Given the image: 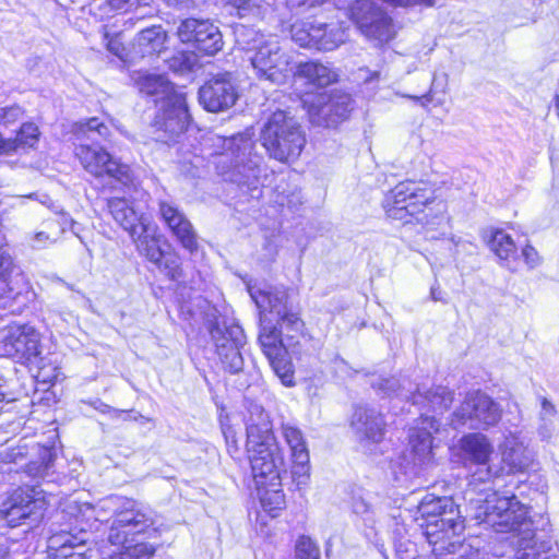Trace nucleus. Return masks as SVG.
<instances>
[{"label": "nucleus", "mask_w": 559, "mask_h": 559, "mask_svg": "<svg viewBox=\"0 0 559 559\" xmlns=\"http://www.w3.org/2000/svg\"><path fill=\"white\" fill-rule=\"evenodd\" d=\"M465 466L471 469L466 499L476 520L497 533H510L516 540V559H539L535 551V531L528 510L515 495L500 496L493 488L504 475L503 466L490 463L493 444L481 432H469L459 440Z\"/></svg>", "instance_id": "nucleus-1"}, {"label": "nucleus", "mask_w": 559, "mask_h": 559, "mask_svg": "<svg viewBox=\"0 0 559 559\" xmlns=\"http://www.w3.org/2000/svg\"><path fill=\"white\" fill-rule=\"evenodd\" d=\"M69 506L70 514L78 521L94 519L105 522L111 518L107 542L116 549L102 550L103 559H150L154 554L152 545L134 542L135 536L147 533L154 527L155 513L142 503L121 496H108L97 502Z\"/></svg>", "instance_id": "nucleus-2"}, {"label": "nucleus", "mask_w": 559, "mask_h": 559, "mask_svg": "<svg viewBox=\"0 0 559 559\" xmlns=\"http://www.w3.org/2000/svg\"><path fill=\"white\" fill-rule=\"evenodd\" d=\"M73 132L79 141L74 155L86 173L111 190L133 186L130 166L115 158L99 144L109 138V128L105 123L94 117L75 123Z\"/></svg>", "instance_id": "nucleus-3"}, {"label": "nucleus", "mask_w": 559, "mask_h": 559, "mask_svg": "<svg viewBox=\"0 0 559 559\" xmlns=\"http://www.w3.org/2000/svg\"><path fill=\"white\" fill-rule=\"evenodd\" d=\"M247 451L254 483L260 490L280 487L286 473L283 452L273 435L269 415L260 405H251L246 418Z\"/></svg>", "instance_id": "nucleus-4"}, {"label": "nucleus", "mask_w": 559, "mask_h": 559, "mask_svg": "<svg viewBox=\"0 0 559 559\" xmlns=\"http://www.w3.org/2000/svg\"><path fill=\"white\" fill-rule=\"evenodd\" d=\"M414 520L433 554L455 555L457 547L465 548L461 539L464 519L452 498L426 495L417 506Z\"/></svg>", "instance_id": "nucleus-5"}, {"label": "nucleus", "mask_w": 559, "mask_h": 559, "mask_svg": "<svg viewBox=\"0 0 559 559\" xmlns=\"http://www.w3.org/2000/svg\"><path fill=\"white\" fill-rule=\"evenodd\" d=\"M210 141L214 146L222 148L215 153L218 174L227 181L247 187L251 198L258 199L261 194L259 180L262 157L253 152L252 133L246 131L230 138L215 134Z\"/></svg>", "instance_id": "nucleus-6"}, {"label": "nucleus", "mask_w": 559, "mask_h": 559, "mask_svg": "<svg viewBox=\"0 0 559 559\" xmlns=\"http://www.w3.org/2000/svg\"><path fill=\"white\" fill-rule=\"evenodd\" d=\"M383 207L388 217L404 223L416 222L433 229L445 217V204L437 201L435 192L423 181H402L385 197Z\"/></svg>", "instance_id": "nucleus-7"}, {"label": "nucleus", "mask_w": 559, "mask_h": 559, "mask_svg": "<svg viewBox=\"0 0 559 559\" xmlns=\"http://www.w3.org/2000/svg\"><path fill=\"white\" fill-rule=\"evenodd\" d=\"M135 83L141 93L155 96L160 102V109L154 119V128L158 133L156 140L168 143L182 134L190 122L186 95L162 74H139Z\"/></svg>", "instance_id": "nucleus-8"}, {"label": "nucleus", "mask_w": 559, "mask_h": 559, "mask_svg": "<svg viewBox=\"0 0 559 559\" xmlns=\"http://www.w3.org/2000/svg\"><path fill=\"white\" fill-rule=\"evenodd\" d=\"M236 41L246 51L259 79L281 84L292 72L290 58L283 51L277 36L240 26L236 29Z\"/></svg>", "instance_id": "nucleus-9"}, {"label": "nucleus", "mask_w": 559, "mask_h": 559, "mask_svg": "<svg viewBox=\"0 0 559 559\" xmlns=\"http://www.w3.org/2000/svg\"><path fill=\"white\" fill-rule=\"evenodd\" d=\"M262 145L280 162L297 158L306 143L297 120L284 110L273 112L261 131Z\"/></svg>", "instance_id": "nucleus-10"}, {"label": "nucleus", "mask_w": 559, "mask_h": 559, "mask_svg": "<svg viewBox=\"0 0 559 559\" xmlns=\"http://www.w3.org/2000/svg\"><path fill=\"white\" fill-rule=\"evenodd\" d=\"M372 386L388 396H396L412 401L413 405H418L436 414H442L453 402V393L442 385L433 389L424 390L415 385L408 378H381L372 382Z\"/></svg>", "instance_id": "nucleus-11"}, {"label": "nucleus", "mask_w": 559, "mask_h": 559, "mask_svg": "<svg viewBox=\"0 0 559 559\" xmlns=\"http://www.w3.org/2000/svg\"><path fill=\"white\" fill-rule=\"evenodd\" d=\"M248 290L258 309L261 312H269L276 319L281 332L285 331L288 343L304 336L305 323L299 313L288 306V293L284 287L265 286L260 288L249 285Z\"/></svg>", "instance_id": "nucleus-12"}, {"label": "nucleus", "mask_w": 559, "mask_h": 559, "mask_svg": "<svg viewBox=\"0 0 559 559\" xmlns=\"http://www.w3.org/2000/svg\"><path fill=\"white\" fill-rule=\"evenodd\" d=\"M439 420L427 413L420 415V426L409 429V448L412 463L406 466L401 465V473L394 472L395 480L402 483L407 479L423 476L424 473L433 464L432 453V432H438Z\"/></svg>", "instance_id": "nucleus-13"}, {"label": "nucleus", "mask_w": 559, "mask_h": 559, "mask_svg": "<svg viewBox=\"0 0 559 559\" xmlns=\"http://www.w3.org/2000/svg\"><path fill=\"white\" fill-rule=\"evenodd\" d=\"M48 504L45 490L37 485H24L14 489L0 504V519L15 527L26 520L38 522Z\"/></svg>", "instance_id": "nucleus-14"}, {"label": "nucleus", "mask_w": 559, "mask_h": 559, "mask_svg": "<svg viewBox=\"0 0 559 559\" xmlns=\"http://www.w3.org/2000/svg\"><path fill=\"white\" fill-rule=\"evenodd\" d=\"M301 103L306 108L312 124L325 128L335 127L346 119L353 110V99L349 94L335 92L328 94L307 93Z\"/></svg>", "instance_id": "nucleus-15"}, {"label": "nucleus", "mask_w": 559, "mask_h": 559, "mask_svg": "<svg viewBox=\"0 0 559 559\" xmlns=\"http://www.w3.org/2000/svg\"><path fill=\"white\" fill-rule=\"evenodd\" d=\"M501 413L500 406L490 396L479 391L471 392L453 413L452 425L454 428L465 426L486 430L499 423Z\"/></svg>", "instance_id": "nucleus-16"}, {"label": "nucleus", "mask_w": 559, "mask_h": 559, "mask_svg": "<svg viewBox=\"0 0 559 559\" xmlns=\"http://www.w3.org/2000/svg\"><path fill=\"white\" fill-rule=\"evenodd\" d=\"M139 253L145 257L160 272H164L170 280L179 281L182 276L178 255L162 247V236L157 234L156 227L148 221L142 223L134 237H131Z\"/></svg>", "instance_id": "nucleus-17"}, {"label": "nucleus", "mask_w": 559, "mask_h": 559, "mask_svg": "<svg viewBox=\"0 0 559 559\" xmlns=\"http://www.w3.org/2000/svg\"><path fill=\"white\" fill-rule=\"evenodd\" d=\"M349 17L364 36L378 44L395 36L392 19L371 0H356L349 9Z\"/></svg>", "instance_id": "nucleus-18"}, {"label": "nucleus", "mask_w": 559, "mask_h": 559, "mask_svg": "<svg viewBox=\"0 0 559 559\" xmlns=\"http://www.w3.org/2000/svg\"><path fill=\"white\" fill-rule=\"evenodd\" d=\"M210 333L224 368L231 373L242 370L243 358L240 350L246 344L242 328L235 322L227 324L226 321H217Z\"/></svg>", "instance_id": "nucleus-19"}, {"label": "nucleus", "mask_w": 559, "mask_h": 559, "mask_svg": "<svg viewBox=\"0 0 559 559\" xmlns=\"http://www.w3.org/2000/svg\"><path fill=\"white\" fill-rule=\"evenodd\" d=\"M40 354L39 333L31 325H10L0 332V355L31 361Z\"/></svg>", "instance_id": "nucleus-20"}, {"label": "nucleus", "mask_w": 559, "mask_h": 559, "mask_svg": "<svg viewBox=\"0 0 559 559\" xmlns=\"http://www.w3.org/2000/svg\"><path fill=\"white\" fill-rule=\"evenodd\" d=\"M177 35L180 41L207 56H214L223 47L222 33L209 20L186 19L179 24Z\"/></svg>", "instance_id": "nucleus-21"}, {"label": "nucleus", "mask_w": 559, "mask_h": 559, "mask_svg": "<svg viewBox=\"0 0 559 559\" xmlns=\"http://www.w3.org/2000/svg\"><path fill=\"white\" fill-rule=\"evenodd\" d=\"M238 93L230 73L218 74L199 90L200 104L211 112L224 111L237 100Z\"/></svg>", "instance_id": "nucleus-22"}, {"label": "nucleus", "mask_w": 559, "mask_h": 559, "mask_svg": "<svg viewBox=\"0 0 559 559\" xmlns=\"http://www.w3.org/2000/svg\"><path fill=\"white\" fill-rule=\"evenodd\" d=\"M501 463L496 466H503L504 474L524 473L533 462V455L527 448L525 438L520 432L509 431L504 435L503 441L499 444Z\"/></svg>", "instance_id": "nucleus-23"}, {"label": "nucleus", "mask_w": 559, "mask_h": 559, "mask_svg": "<svg viewBox=\"0 0 559 559\" xmlns=\"http://www.w3.org/2000/svg\"><path fill=\"white\" fill-rule=\"evenodd\" d=\"M159 213L182 248L194 253L198 250V236L186 215L177 206L165 201L159 203Z\"/></svg>", "instance_id": "nucleus-24"}, {"label": "nucleus", "mask_w": 559, "mask_h": 559, "mask_svg": "<svg viewBox=\"0 0 559 559\" xmlns=\"http://www.w3.org/2000/svg\"><path fill=\"white\" fill-rule=\"evenodd\" d=\"M352 427L364 447L383 440L385 423L374 408L358 406L353 414Z\"/></svg>", "instance_id": "nucleus-25"}, {"label": "nucleus", "mask_w": 559, "mask_h": 559, "mask_svg": "<svg viewBox=\"0 0 559 559\" xmlns=\"http://www.w3.org/2000/svg\"><path fill=\"white\" fill-rule=\"evenodd\" d=\"M107 207L115 222L128 231L130 237L136 235L142 223L150 221L146 215L139 213L126 197L108 199Z\"/></svg>", "instance_id": "nucleus-26"}, {"label": "nucleus", "mask_w": 559, "mask_h": 559, "mask_svg": "<svg viewBox=\"0 0 559 559\" xmlns=\"http://www.w3.org/2000/svg\"><path fill=\"white\" fill-rule=\"evenodd\" d=\"M259 343L265 357L272 355H280L287 347L293 346L294 343H284L282 332L277 324L273 323L272 317L269 312L260 311V333Z\"/></svg>", "instance_id": "nucleus-27"}, {"label": "nucleus", "mask_w": 559, "mask_h": 559, "mask_svg": "<svg viewBox=\"0 0 559 559\" xmlns=\"http://www.w3.org/2000/svg\"><path fill=\"white\" fill-rule=\"evenodd\" d=\"M167 34L160 25L141 31L133 43L134 53L144 58L147 56L159 55L166 45Z\"/></svg>", "instance_id": "nucleus-28"}, {"label": "nucleus", "mask_w": 559, "mask_h": 559, "mask_svg": "<svg viewBox=\"0 0 559 559\" xmlns=\"http://www.w3.org/2000/svg\"><path fill=\"white\" fill-rule=\"evenodd\" d=\"M313 49L331 51L345 41V27L338 23L314 22Z\"/></svg>", "instance_id": "nucleus-29"}, {"label": "nucleus", "mask_w": 559, "mask_h": 559, "mask_svg": "<svg viewBox=\"0 0 559 559\" xmlns=\"http://www.w3.org/2000/svg\"><path fill=\"white\" fill-rule=\"evenodd\" d=\"M297 74L307 81L308 84L323 88L338 79V73L330 66L309 61L299 64Z\"/></svg>", "instance_id": "nucleus-30"}, {"label": "nucleus", "mask_w": 559, "mask_h": 559, "mask_svg": "<svg viewBox=\"0 0 559 559\" xmlns=\"http://www.w3.org/2000/svg\"><path fill=\"white\" fill-rule=\"evenodd\" d=\"M13 260L8 251L0 247V308H7L20 295V290L10 277Z\"/></svg>", "instance_id": "nucleus-31"}, {"label": "nucleus", "mask_w": 559, "mask_h": 559, "mask_svg": "<svg viewBox=\"0 0 559 559\" xmlns=\"http://www.w3.org/2000/svg\"><path fill=\"white\" fill-rule=\"evenodd\" d=\"M399 518H401V511L394 510V512L390 515V522H392L393 535H394V546L396 556L400 559H414L416 554V546L408 539H404V534L406 533V528L403 524L399 523ZM391 526V524H389Z\"/></svg>", "instance_id": "nucleus-32"}, {"label": "nucleus", "mask_w": 559, "mask_h": 559, "mask_svg": "<svg viewBox=\"0 0 559 559\" xmlns=\"http://www.w3.org/2000/svg\"><path fill=\"white\" fill-rule=\"evenodd\" d=\"M489 247L501 261L506 262L509 269H512L510 263L516 257V248L508 234L503 230H496L491 236Z\"/></svg>", "instance_id": "nucleus-33"}, {"label": "nucleus", "mask_w": 559, "mask_h": 559, "mask_svg": "<svg viewBox=\"0 0 559 559\" xmlns=\"http://www.w3.org/2000/svg\"><path fill=\"white\" fill-rule=\"evenodd\" d=\"M282 435L290 449L292 457L305 461L309 452L301 430L294 425L283 424Z\"/></svg>", "instance_id": "nucleus-34"}, {"label": "nucleus", "mask_w": 559, "mask_h": 559, "mask_svg": "<svg viewBox=\"0 0 559 559\" xmlns=\"http://www.w3.org/2000/svg\"><path fill=\"white\" fill-rule=\"evenodd\" d=\"M39 457L40 462H29L26 465L25 474L33 478H46L49 476V471L53 466L55 453L50 448H40L39 449Z\"/></svg>", "instance_id": "nucleus-35"}, {"label": "nucleus", "mask_w": 559, "mask_h": 559, "mask_svg": "<svg viewBox=\"0 0 559 559\" xmlns=\"http://www.w3.org/2000/svg\"><path fill=\"white\" fill-rule=\"evenodd\" d=\"M62 233V228L53 222H46L44 229L32 234L28 242L33 249L40 250L53 245Z\"/></svg>", "instance_id": "nucleus-36"}, {"label": "nucleus", "mask_w": 559, "mask_h": 559, "mask_svg": "<svg viewBox=\"0 0 559 559\" xmlns=\"http://www.w3.org/2000/svg\"><path fill=\"white\" fill-rule=\"evenodd\" d=\"M266 358L282 383L286 386L294 385V370L292 361L288 358L287 348L280 355H272Z\"/></svg>", "instance_id": "nucleus-37"}, {"label": "nucleus", "mask_w": 559, "mask_h": 559, "mask_svg": "<svg viewBox=\"0 0 559 559\" xmlns=\"http://www.w3.org/2000/svg\"><path fill=\"white\" fill-rule=\"evenodd\" d=\"M259 496L263 510L272 518L277 516L278 511L285 507V495L277 487L264 489L263 491L259 492Z\"/></svg>", "instance_id": "nucleus-38"}, {"label": "nucleus", "mask_w": 559, "mask_h": 559, "mask_svg": "<svg viewBox=\"0 0 559 559\" xmlns=\"http://www.w3.org/2000/svg\"><path fill=\"white\" fill-rule=\"evenodd\" d=\"M40 132L33 122H25L21 126L16 136L12 139L15 146V153L21 148H33L38 143Z\"/></svg>", "instance_id": "nucleus-39"}, {"label": "nucleus", "mask_w": 559, "mask_h": 559, "mask_svg": "<svg viewBox=\"0 0 559 559\" xmlns=\"http://www.w3.org/2000/svg\"><path fill=\"white\" fill-rule=\"evenodd\" d=\"M314 23L309 22H296L292 25L290 33L292 39L304 48H313L314 35Z\"/></svg>", "instance_id": "nucleus-40"}, {"label": "nucleus", "mask_w": 559, "mask_h": 559, "mask_svg": "<svg viewBox=\"0 0 559 559\" xmlns=\"http://www.w3.org/2000/svg\"><path fill=\"white\" fill-rule=\"evenodd\" d=\"M25 540H8L0 544V559H33Z\"/></svg>", "instance_id": "nucleus-41"}, {"label": "nucleus", "mask_w": 559, "mask_h": 559, "mask_svg": "<svg viewBox=\"0 0 559 559\" xmlns=\"http://www.w3.org/2000/svg\"><path fill=\"white\" fill-rule=\"evenodd\" d=\"M292 460H293V468H292L293 480L296 483L298 488L306 486L310 478L309 454H307L305 461L297 459V457H292Z\"/></svg>", "instance_id": "nucleus-42"}, {"label": "nucleus", "mask_w": 559, "mask_h": 559, "mask_svg": "<svg viewBox=\"0 0 559 559\" xmlns=\"http://www.w3.org/2000/svg\"><path fill=\"white\" fill-rule=\"evenodd\" d=\"M296 559H320L318 545L308 536H301L296 543Z\"/></svg>", "instance_id": "nucleus-43"}, {"label": "nucleus", "mask_w": 559, "mask_h": 559, "mask_svg": "<svg viewBox=\"0 0 559 559\" xmlns=\"http://www.w3.org/2000/svg\"><path fill=\"white\" fill-rule=\"evenodd\" d=\"M352 508L354 513L359 515L366 524L374 522V510L372 506L362 497H355L353 499Z\"/></svg>", "instance_id": "nucleus-44"}, {"label": "nucleus", "mask_w": 559, "mask_h": 559, "mask_svg": "<svg viewBox=\"0 0 559 559\" xmlns=\"http://www.w3.org/2000/svg\"><path fill=\"white\" fill-rule=\"evenodd\" d=\"M24 116V110L19 105H12L0 109V126L10 127L20 121Z\"/></svg>", "instance_id": "nucleus-45"}, {"label": "nucleus", "mask_w": 559, "mask_h": 559, "mask_svg": "<svg viewBox=\"0 0 559 559\" xmlns=\"http://www.w3.org/2000/svg\"><path fill=\"white\" fill-rule=\"evenodd\" d=\"M556 407L555 405L548 401L546 397H542L540 401V412H539V420L542 421L539 429L548 430L549 426L552 425L554 418L556 416Z\"/></svg>", "instance_id": "nucleus-46"}, {"label": "nucleus", "mask_w": 559, "mask_h": 559, "mask_svg": "<svg viewBox=\"0 0 559 559\" xmlns=\"http://www.w3.org/2000/svg\"><path fill=\"white\" fill-rule=\"evenodd\" d=\"M66 540L57 550L52 559H84L83 552L76 551L74 547Z\"/></svg>", "instance_id": "nucleus-47"}, {"label": "nucleus", "mask_w": 559, "mask_h": 559, "mask_svg": "<svg viewBox=\"0 0 559 559\" xmlns=\"http://www.w3.org/2000/svg\"><path fill=\"white\" fill-rule=\"evenodd\" d=\"M225 5L236 10L239 16H245L246 13L251 9L252 0H221Z\"/></svg>", "instance_id": "nucleus-48"}, {"label": "nucleus", "mask_w": 559, "mask_h": 559, "mask_svg": "<svg viewBox=\"0 0 559 559\" xmlns=\"http://www.w3.org/2000/svg\"><path fill=\"white\" fill-rule=\"evenodd\" d=\"M522 257L530 269H533L540 263V257L538 252L534 247L530 245L523 248Z\"/></svg>", "instance_id": "nucleus-49"}, {"label": "nucleus", "mask_w": 559, "mask_h": 559, "mask_svg": "<svg viewBox=\"0 0 559 559\" xmlns=\"http://www.w3.org/2000/svg\"><path fill=\"white\" fill-rule=\"evenodd\" d=\"M105 39L107 40V49L115 56H117L118 58L120 59H123L124 56H123V52H124V47L121 43V40L118 38V37H108L107 34H105Z\"/></svg>", "instance_id": "nucleus-50"}, {"label": "nucleus", "mask_w": 559, "mask_h": 559, "mask_svg": "<svg viewBox=\"0 0 559 559\" xmlns=\"http://www.w3.org/2000/svg\"><path fill=\"white\" fill-rule=\"evenodd\" d=\"M26 455H27V445L19 444L16 448L10 449V451L7 453V459L10 462L17 463L20 460H22Z\"/></svg>", "instance_id": "nucleus-51"}, {"label": "nucleus", "mask_w": 559, "mask_h": 559, "mask_svg": "<svg viewBox=\"0 0 559 559\" xmlns=\"http://www.w3.org/2000/svg\"><path fill=\"white\" fill-rule=\"evenodd\" d=\"M224 436L226 439L228 452L231 456H234L235 454L238 453V450H239L235 435L230 430V428H228V429L224 430Z\"/></svg>", "instance_id": "nucleus-52"}, {"label": "nucleus", "mask_w": 559, "mask_h": 559, "mask_svg": "<svg viewBox=\"0 0 559 559\" xmlns=\"http://www.w3.org/2000/svg\"><path fill=\"white\" fill-rule=\"evenodd\" d=\"M328 1L329 0H287V3L290 8L294 9V8H304V7L311 8L314 4L325 3Z\"/></svg>", "instance_id": "nucleus-53"}, {"label": "nucleus", "mask_w": 559, "mask_h": 559, "mask_svg": "<svg viewBox=\"0 0 559 559\" xmlns=\"http://www.w3.org/2000/svg\"><path fill=\"white\" fill-rule=\"evenodd\" d=\"M12 139H4L0 133V155H10L15 153V146Z\"/></svg>", "instance_id": "nucleus-54"}, {"label": "nucleus", "mask_w": 559, "mask_h": 559, "mask_svg": "<svg viewBox=\"0 0 559 559\" xmlns=\"http://www.w3.org/2000/svg\"><path fill=\"white\" fill-rule=\"evenodd\" d=\"M168 7L189 9L194 5L195 0H163Z\"/></svg>", "instance_id": "nucleus-55"}, {"label": "nucleus", "mask_w": 559, "mask_h": 559, "mask_svg": "<svg viewBox=\"0 0 559 559\" xmlns=\"http://www.w3.org/2000/svg\"><path fill=\"white\" fill-rule=\"evenodd\" d=\"M140 0H108L109 5L115 10H121L127 7L138 4Z\"/></svg>", "instance_id": "nucleus-56"}, {"label": "nucleus", "mask_w": 559, "mask_h": 559, "mask_svg": "<svg viewBox=\"0 0 559 559\" xmlns=\"http://www.w3.org/2000/svg\"><path fill=\"white\" fill-rule=\"evenodd\" d=\"M430 296L433 301H442L443 300V292L439 285H433L431 287Z\"/></svg>", "instance_id": "nucleus-57"}, {"label": "nucleus", "mask_w": 559, "mask_h": 559, "mask_svg": "<svg viewBox=\"0 0 559 559\" xmlns=\"http://www.w3.org/2000/svg\"><path fill=\"white\" fill-rule=\"evenodd\" d=\"M411 98L418 100L421 104V106L426 107L432 100L431 91H429L427 94L420 97L411 96Z\"/></svg>", "instance_id": "nucleus-58"}, {"label": "nucleus", "mask_w": 559, "mask_h": 559, "mask_svg": "<svg viewBox=\"0 0 559 559\" xmlns=\"http://www.w3.org/2000/svg\"><path fill=\"white\" fill-rule=\"evenodd\" d=\"M38 378H40L44 382H51L53 380L57 379V374L53 373L52 376L50 374H47L46 371H45V368H40V370L38 371Z\"/></svg>", "instance_id": "nucleus-59"}, {"label": "nucleus", "mask_w": 559, "mask_h": 559, "mask_svg": "<svg viewBox=\"0 0 559 559\" xmlns=\"http://www.w3.org/2000/svg\"><path fill=\"white\" fill-rule=\"evenodd\" d=\"M3 378L0 376V388L2 386ZM4 394L0 391V403L3 401Z\"/></svg>", "instance_id": "nucleus-60"}, {"label": "nucleus", "mask_w": 559, "mask_h": 559, "mask_svg": "<svg viewBox=\"0 0 559 559\" xmlns=\"http://www.w3.org/2000/svg\"><path fill=\"white\" fill-rule=\"evenodd\" d=\"M378 76H379V73L378 72H373L372 76L370 79H366V81H370V80L377 79Z\"/></svg>", "instance_id": "nucleus-61"}, {"label": "nucleus", "mask_w": 559, "mask_h": 559, "mask_svg": "<svg viewBox=\"0 0 559 559\" xmlns=\"http://www.w3.org/2000/svg\"><path fill=\"white\" fill-rule=\"evenodd\" d=\"M377 546H378V548H379L380 552H381V554H384V552H383V545L381 544V545H377Z\"/></svg>", "instance_id": "nucleus-62"}, {"label": "nucleus", "mask_w": 559, "mask_h": 559, "mask_svg": "<svg viewBox=\"0 0 559 559\" xmlns=\"http://www.w3.org/2000/svg\"><path fill=\"white\" fill-rule=\"evenodd\" d=\"M114 412H115V414H118V415H123L124 414V412H120V411H114Z\"/></svg>", "instance_id": "nucleus-63"}]
</instances>
